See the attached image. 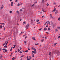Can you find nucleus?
<instances>
[{
  "instance_id": "f257e3e1",
  "label": "nucleus",
  "mask_w": 60,
  "mask_h": 60,
  "mask_svg": "<svg viewBox=\"0 0 60 60\" xmlns=\"http://www.w3.org/2000/svg\"><path fill=\"white\" fill-rule=\"evenodd\" d=\"M29 24H27L26 26L25 27L26 30H27V29H28V27H29Z\"/></svg>"
},
{
  "instance_id": "f03ea898",
  "label": "nucleus",
  "mask_w": 60,
  "mask_h": 60,
  "mask_svg": "<svg viewBox=\"0 0 60 60\" xmlns=\"http://www.w3.org/2000/svg\"><path fill=\"white\" fill-rule=\"evenodd\" d=\"M55 26H56V24H54L52 26V27L53 28H54Z\"/></svg>"
},
{
  "instance_id": "7ed1b4c3",
  "label": "nucleus",
  "mask_w": 60,
  "mask_h": 60,
  "mask_svg": "<svg viewBox=\"0 0 60 60\" xmlns=\"http://www.w3.org/2000/svg\"><path fill=\"white\" fill-rule=\"evenodd\" d=\"M47 30V28L46 27H45L44 29V31H46Z\"/></svg>"
},
{
  "instance_id": "20e7f679",
  "label": "nucleus",
  "mask_w": 60,
  "mask_h": 60,
  "mask_svg": "<svg viewBox=\"0 0 60 60\" xmlns=\"http://www.w3.org/2000/svg\"><path fill=\"white\" fill-rule=\"evenodd\" d=\"M32 49L33 50H34L35 51H36V49H35V48L32 47Z\"/></svg>"
},
{
  "instance_id": "39448f33",
  "label": "nucleus",
  "mask_w": 60,
  "mask_h": 60,
  "mask_svg": "<svg viewBox=\"0 0 60 60\" xmlns=\"http://www.w3.org/2000/svg\"><path fill=\"white\" fill-rule=\"evenodd\" d=\"M32 52L33 53H34V54H36V51H32Z\"/></svg>"
},
{
  "instance_id": "423d86ee",
  "label": "nucleus",
  "mask_w": 60,
  "mask_h": 60,
  "mask_svg": "<svg viewBox=\"0 0 60 60\" xmlns=\"http://www.w3.org/2000/svg\"><path fill=\"white\" fill-rule=\"evenodd\" d=\"M57 13H58V11L57 10H56V11L55 12V14H57Z\"/></svg>"
},
{
  "instance_id": "0eeeda50",
  "label": "nucleus",
  "mask_w": 60,
  "mask_h": 60,
  "mask_svg": "<svg viewBox=\"0 0 60 60\" xmlns=\"http://www.w3.org/2000/svg\"><path fill=\"white\" fill-rule=\"evenodd\" d=\"M5 43L7 45V44H8V41H6L5 42Z\"/></svg>"
},
{
  "instance_id": "6e6552de",
  "label": "nucleus",
  "mask_w": 60,
  "mask_h": 60,
  "mask_svg": "<svg viewBox=\"0 0 60 60\" xmlns=\"http://www.w3.org/2000/svg\"><path fill=\"white\" fill-rule=\"evenodd\" d=\"M50 17L51 18H53V16H52V15L51 14L50 15Z\"/></svg>"
},
{
  "instance_id": "1a4fd4ad",
  "label": "nucleus",
  "mask_w": 60,
  "mask_h": 60,
  "mask_svg": "<svg viewBox=\"0 0 60 60\" xmlns=\"http://www.w3.org/2000/svg\"><path fill=\"white\" fill-rule=\"evenodd\" d=\"M16 59V58H15L14 57H13L12 59V60H14L15 59Z\"/></svg>"
},
{
  "instance_id": "9d476101",
  "label": "nucleus",
  "mask_w": 60,
  "mask_h": 60,
  "mask_svg": "<svg viewBox=\"0 0 60 60\" xmlns=\"http://www.w3.org/2000/svg\"><path fill=\"white\" fill-rule=\"evenodd\" d=\"M32 39H33L34 40H35V37H33L32 38Z\"/></svg>"
},
{
  "instance_id": "9b49d317",
  "label": "nucleus",
  "mask_w": 60,
  "mask_h": 60,
  "mask_svg": "<svg viewBox=\"0 0 60 60\" xmlns=\"http://www.w3.org/2000/svg\"><path fill=\"white\" fill-rule=\"evenodd\" d=\"M11 3L12 4H11V6H13V3L12 2H11Z\"/></svg>"
},
{
  "instance_id": "f8f14e48",
  "label": "nucleus",
  "mask_w": 60,
  "mask_h": 60,
  "mask_svg": "<svg viewBox=\"0 0 60 60\" xmlns=\"http://www.w3.org/2000/svg\"><path fill=\"white\" fill-rule=\"evenodd\" d=\"M32 56L33 57H34V54L33 53H32Z\"/></svg>"
},
{
  "instance_id": "ddd939ff",
  "label": "nucleus",
  "mask_w": 60,
  "mask_h": 60,
  "mask_svg": "<svg viewBox=\"0 0 60 60\" xmlns=\"http://www.w3.org/2000/svg\"><path fill=\"white\" fill-rule=\"evenodd\" d=\"M7 45H5L4 46V48H7Z\"/></svg>"
},
{
  "instance_id": "4468645a",
  "label": "nucleus",
  "mask_w": 60,
  "mask_h": 60,
  "mask_svg": "<svg viewBox=\"0 0 60 60\" xmlns=\"http://www.w3.org/2000/svg\"><path fill=\"white\" fill-rule=\"evenodd\" d=\"M56 11V8H55L52 11Z\"/></svg>"
},
{
  "instance_id": "2eb2a0df",
  "label": "nucleus",
  "mask_w": 60,
  "mask_h": 60,
  "mask_svg": "<svg viewBox=\"0 0 60 60\" xmlns=\"http://www.w3.org/2000/svg\"><path fill=\"white\" fill-rule=\"evenodd\" d=\"M23 25H25V24H26V22H24L23 23Z\"/></svg>"
},
{
  "instance_id": "dca6fc26",
  "label": "nucleus",
  "mask_w": 60,
  "mask_h": 60,
  "mask_svg": "<svg viewBox=\"0 0 60 60\" xmlns=\"http://www.w3.org/2000/svg\"><path fill=\"white\" fill-rule=\"evenodd\" d=\"M59 52H58L57 53V55H59Z\"/></svg>"
},
{
  "instance_id": "f3484780",
  "label": "nucleus",
  "mask_w": 60,
  "mask_h": 60,
  "mask_svg": "<svg viewBox=\"0 0 60 60\" xmlns=\"http://www.w3.org/2000/svg\"><path fill=\"white\" fill-rule=\"evenodd\" d=\"M17 13H18V14H19V11H16Z\"/></svg>"
},
{
  "instance_id": "a211bd4d",
  "label": "nucleus",
  "mask_w": 60,
  "mask_h": 60,
  "mask_svg": "<svg viewBox=\"0 0 60 60\" xmlns=\"http://www.w3.org/2000/svg\"><path fill=\"white\" fill-rule=\"evenodd\" d=\"M2 57H3V56H2V55H1L0 56V58H2Z\"/></svg>"
},
{
  "instance_id": "6ab92c4d",
  "label": "nucleus",
  "mask_w": 60,
  "mask_h": 60,
  "mask_svg": "<svg viewBox=\"0 0 60 60\" xmlns=\"http://www.w3.org/2000/svg\"><path fill=\"white\" fill-rule=\"evenodd\" d=\"M12 49H13V47H11V49L10 51H11L12 50Z\"/></svg>"
},
{
  "instance_id": "aec40b11",
  "label": "nucleus",
  "mask_w": 60,
  "mask_h": 60,
  "mask_svg": "<svg viewBox=\"0 0 60 60\" xmlns=\"http://www.w3.org/2000/svg\"><path fill=\"white\" fill-rule=\"evenodd\" d=\"M41 41L43 42V41H44V39H42L41 40Z\"/></svg>"
},
{
  "instance_id": "412c9836",
  "label": "nucleus",
  "mask_w": 60,
  "mask_h": 60,
  "mask_svg": "<svg viewBox=\"0 0 60 60\" xmlns=\"http://www.w3.org/2000/svg\"><path fill=\"white\" fill-rule=\"evenodd\" d=\"M24 52H28V50H26L24 51Z\"/></svg>"
},
{
  "instance_id": "4be33fe9",
  "label": "nucleus",
  "mask_w": 60,
  "mask_h": 60,
  "mask_svg": "<svg viewBox=\"0 0 60 60\" xmlns=\"http://www.w3.org/2000/svg\"><path fill=\"white\" fill-rule=\"evenodd\" d=\"M51 55V52H49V55Z\"/></svg>"
},
{
  "instance_id": "5701e85b",
  "label": "nucleus",
  "mask_w": 60,
  "mask_h": 60,
  "mask_svg": "<svg viewBox=\"0 0 60 60\" xmlns=\"http://www.w3.org/2000/svg\"><path fill=\"white\" fill-rule=\"evenodd\" d=\"M46 5L47 6H48L49 5V4L47 3L46 4Z\"/></svg>"
},
{
  "instance_id": "b1692460",
  "label": "nucleus",
  "mask_w": 60,
  "mask_h": 60,
  "mask_svg": "<svg viewBox=\"0 0 60 60\" xmlns=\"http://www.w3.org/2000/svg\"><path fill=\"white\" fill-rule=\"evenodd\" d=\"M42 11H43L44 12H45V11H44V9H43L42 8Z\"/></svg>"
},
{
  "instance_id": "393cba45",
  "label": "nucleus",
  "mask_w": 60,
  "mask_h": 60,
  "mask_svg": "<svg viewBox=\"0 0 60 60\" xmlns=\"http://www.w3.org/2000/svg\"><path fill=\"white\" fill-rule=\"evenodd\" d=\"M57 44V43H55L54 44V45H56V44Z\"/></svg>"
},
{
  "instance_id": "a878e982",
  "label": "nucleus",
  "mask_w": 60,
  "mask_h": 60,
  "mask_svg": "<svg viewBox=\"0 0 60 60\" xmlns=\"http://www.w3.org/2000/svg\"><path fill=\"white\" fill-rule=\"evenodd\" d=\"M18 52H19V51H20V50H19V49H18Z\"/></svg>"
},
{
  "instance_id": "bb28decb",
  "label": "nucleus",
  "mask_w": 60,
  "mask_h": 60,
  "mask_svg": "<svg viewBox=\"0 0 60 60\" xmlns=\"http://www.w3.org/2000/svg\"><path fill=\"white\" fill-rule=\"evenodd\" d=\"M13 46H14V47H13V49H14L15 48V45H13Z\"/></svg>"
},
{
  "instance_id": "cd10ccee",
  "label": "nucleus",
  "mask_w": 60,
  "mask_h": 60,
  "mask_svg": "<svg viewBox=\"0 0 60 60\" xmlns=\"http://www.w3.org/2000/svg\"><path fill=\"white\" fill-rule=\"evenodd\" d=\"M6 44L5 43L4 44H3L2 45L3 46H4V45H5Z\"/></svg>"
},
{
  "instance_id": "c85d7f7f",
  "label": "nucleus",
  "mask_w": 60,
  "mask_h": 60,
  "mask_svg": "<svg viewBox=\"0 0 60 60\" xmlns=\"http://www.w3.org/2000/svg\"><path fill=\"white\" fill-rule=\"evenodd\" d=\"M7 51H8V50H7L6 49L5 50V51L6 52H7Z\"/></svg>"
},
{
  "instance_id": "c756f323",
  "label": "nucleus",
  "mask_w": 60,
  "mask_h": 60,
  "mask_svg": "<svg viewBox=\"0 0 60 60\" xmlns=\"http://www.w3.org/2000/svg\"><path fill=\"white\" fill-rule=\"evenodd\" d=\"M10 13H12V11H10L9 12Z\"/></svg>"
},
{
  "instance_id": "7c9ffc66",
  "label": "nucleus",
  "mask_w": 60,
  "mask_h": 60,
  "mask_svg": "<svg viewBox=\"0 0 60 60\" xmlns=\"http://www.w3.org/2000/svg\"><path fill=\"white\" fill-rule=\"evenodd\" d=\"M34 6V4H33V5H32V6H31L32 7H33V6Z\"/></svg>"
},
{
  "instance_id": "2f4dec72",
  "label": "nucleus",
  "mask_w": 60,
  "mask_h": 60,
  "mask_svg": "<svg viewBox=\"0 0 60 60\" xmlns=\"http://www.w3.org/2000/svg\"><path fill=\"white\" fill-rule=\"evenodd\" d=\"M48 30L49 31L50 30V28H48Z\"/></svg>"
},
{
  "instance_id": "473e14b6",
  "label": "nucleus",
  "mask_w": 60,
  "mask_h": 60,
  "mask_svg": "<svg viewBox=\"0 0 60 60\" xmlns=\"http://www.w3.org/2000/svg\"><path fill=\"white\" fill-rule=\"evenodd\" d=\"M30 59H31L32 58V57L31 56H30Z\"/></svg>"
},
{
  "instance_id": "72a5a7b5",
  "label": "nucleus",
  "mask_w": 60,
  "mask_h": 60,
  "mask_svg": "<svg viewBox=\"0 0 60 60\" xmlns=\"http://www.w3.org/2000/svg\"><path fill=\"white\" fill-rule=\"evenodd\" d=\"M3 27V26L2 25H0V28H2V27Z\"/></svg>"
},
{
  "instance_id": "f704fd0d",
  "label": "nucleus",
  "mask_w": 60,
  "mask_h": 60,
  "mask_svg": "<svg viewBox=\"0 0 60 60\" xmlns=\"http://www.w3.org/2000/svg\"><path fill=\"white\" fill-rule=\"evenodd\" d=\"M17 6H19V4H18L17 5Z\"/></svg>"
},
{
  "instance_id": "c9c22d12",
  "label": "nucleus",
  "mask_w": 60,
  "mask_h": 60,
  "mask_svg": "<svg viewBox=\"0 0 60 60\" xmlns=\"http://www.w3.org/2000/svg\"><path fill=\"white\" fill-rule=\"evenodd\" d=\"M24 56V55H22L21 56V57H23Z\"/></svg>"
},
{
  "instance_id": "e433bc0d",
  "label": "nucleus",
  "mask_w": 60,
  "mask_h": 60,
  "mask_svg": "<svg viewBox=\"0 0 60 60\" xmlns=\"http://www.w3.org/2000/svg\"><path fill=\"white\" fill-rule=\"evenodd\" d=\"M23 33H24V32H23V31L21 33V34H23Z\"/></svg>"
},
{
  "instance_id": "4c0bfd02",
  "label": "nucleus",
  "mask_w": 60,
  "mask_h": 60,
  "mask_svg": "<svg viewBox=\"0 0 60 60\" xmlns=\"http://www.w3.org/2000/svg\"><path fill=\"white\" fill-rule=\"evenodd\" d=\"M15 2H16V3H17V2H18V0H16Z\"/></svg>"
},
{
  "instance_id": "58836bf2",
  "label": "nucleus",
  "mask_w": 60,
  "mask_h": 60,
  "mask_svg": "<svg viewBox=\"0 0 60 60\" xmlns=\"http://www.w3.org/2000/svg\"><path fill=\"white\" fill-rule=\"evenodd\" d=\"M24 43H26V41H24Z\"/></svg>"
},
{
  "instance_id": "ea45409f",
  "label": "nucleus",
  "mask_w": 60,
  "mask_h": 60,
  "mask_svg": "<svg viewBox=\"0 0 60 60\" xmlns=\"http://www.w3.org/2000/svg\"><path fill=\"white\" fill-rule=\"evenodd\" d=\"M35 45H39V44L38 43V44H35Z\"/></svg>"
},
{
  "instance_id": "a19ab883",
  "label": "nucleus",
  "mask_w": 60,
  "mask_h": 60,
  "mask_svg": "<svg viewBox=\"0 0 60 60\" xmlns=\"http://www.w3.org/2000/svg\"><path fill=\"white\" fill-rule=\"evenodd\" d=\"M38 21H39V20H37V22H38Z\"/></svg>"
},
{
  "instance_id": "79ce46f5",
  "label": "nucleus",
  "mask_w": 60,
  "mask_h": 60,
  "mask_svg": "<svg viewBox=\"0 0 60 60\" xmlns=\"http://www.w3.org/2000/svg\"><path fill=\"white\" fill-rule=\"evenodd\" d=\"M4 8V7H1V9H3V8Z\"/></svg>"
},
{
  "instance_id": "37998d69",
  "label": "nucleus",
  "mask_w": 60,
  "mask_h": 60,
  "mask_svg": "<svg viewBox=\"0 0 60 60\" xmlns=\"http://www.w3.org/2000/svg\"><path fill=\"white\" fill-rule=\"evenodd\" d=\"M3 50H6V49H2Z\"/></svg>"
},
{
  "instance_id": "c03bdc74",
  "label": "nucleus",
  "mask_w": 60,
  "mask_h": 60,
  "mask_svg": "<svg viewBox=\"0 0 60 60\" xmlns=\"http://www.w3.org/2000/svg\"><path fill=\"white\" fill-rule=\"evenodd\" d=\"M58 20H60V18H59Z\"/></svg>"
},
{
  "instance_id": "a18cd8bd",
  "label": "nucleus",
  "mask_w": 60,
  "mask_h": 60,
  "mask_svg": "<svg viewBox=\"0 0 60 60\" xmlns=\"http://www.w3.org/2000/svg\"><path fill=\"white\" fill-rule=\"evenodd\" d=\"M58 30H57V29H56V30H55V31H56V32H57Z\"/></svg>"
},
{
  "instance_id": "49530a36",
  "label": "nucleus",
  "mask_w": 60,
  "mask_h": 60,
  "mask_svg": "<svg viewBox=\"0 0 60 60\" xmlns=\"http://www.w3.org/2000/svg\"><path fill=\"white\" fill-rule=\"evenodd\" d=\"M19 53H22V52H21V51H20L19 52Z\"/></svg>"
},
{
  "instance_id": "de8ad7c7",
  "label": "nucleus",
  "mask_w": 60,
  "mask_h": 60,
  "mask_svg": "<svg viewBox=\"0 0 60 60\" xmlns=\"http://www.w3.org/2000/svg\"><path fill=\"white\" fill-rule=\"evenodd\" d=\"M20 50H21L22 49V48L21 47H20Z\"/></svg>"
},
{
  "instance_id": "09e8293b",
  "label": "nucleus",
  "mask_w": 60,
  "mask_h": 60,
  "mask_svg": "<svg viewBox=\"0 0 60 60\" xmlns=\"http://www.w3.org/2000/svg\"><path fill=\"white\" fill-rule=\"evenodd\" d=\"M41 28L40 29H39V30L40 31H41Z\"/></svg>"
},
{
  "instance_id": "8fccbe9b",
  "label": "nucleus",
  "mask_w": 60,
  "mask_h": 60,
  "mask_svg": "<svg viewBox=\"0 0 60 60\" xmlns=\"http://www.w3.org/2000/svg\"><path fill=\"white\" fill-rule=\"evenodd\" d=\"M57 28H58V29H60V27H57Z\"/></svg>"
},
{
  "instance_id": "3c124183",
  "label": "nucleus",
  "mask_w": 60,
  "mask_h": 60,
  "mask_svg": "<svg viewBox=\"0 0 60 60\" xmlns=\"http://www.w3.org/2000/svg\"><path fill=\"white\" fill-rule=\"evenodd\" d=\"M37 4V2H35L34 3V4Z\"/></svg>"
},
{
  "instance_id": "603ef678",
  "label": "nucleus",
  "mask_w": 60,
  "mask_h": 60,
  "mask_svg": "<svg viewBox=\"0 0 60 60\" xmlns=\"http://www.w3.org/2000/svg\"><path fill=\"white\" fill-rule=\"evenodd\" d=\"M28 50H30V49H29V48H28Z\"/></svg>"
},
{
  "instance_id": "864d4df0",
  "label": "nucleus",
  "mask_w": 60,
  "mask_h": 60,
  "mask_svg": "<svg viewBox=\"0 0 60 60\" xmlns=\"http://www.w3.org/2000/svg\"><path fill=\"white\" fill-rule=\"evenodd\" d=\"M26 38H27V37L26 36L25 38V39H26Z\"/></svg>"
},
{
  "instance_id": "5fc2aeb1",
  "label": "nucleus",
  "mask_w": 60,
  "mask_h": 60,
  "mask_svg": "<svg viewBox=\"0 0 60 60\" xmlns=\"http://www.w3.org/2000/svg\"><path fill=\"white\" fill-rule=\"evenodd\" d=\"M48 22H49V25H50V22H49V21H48Z\"/></svg>"
},
{
  "instance_id": "6e6d98bb",
  "label": "nucleus",
  "mask_w": 60,
  "mask_h": 60,
  "mask_svg": "<svg viewBox=\"0 0 60 60\" xmlns=\"http://www.w3.org/2000/svg\"><path fill=\"white\" fill-rule=\"evenodd\" d=\"M58 38H60V36H59L58 37Z\"/></svg>"
},
{
  "instance_id": "4d7b16f0",
  "label": "nucleus",
  "mask_w": 60,
  "mask_h": 60,
  "mask_svg": "<svg viewBox=\"0 0 60 60\" xmlns=\"http://www.w3.org/2000/svg\"><path fill=\"white\" fill-rule=\"evenodd\" d=\"M2 24H3V25H5L4 23H2Z\"/></svg>"
},
{
  "instance_id": "13d9d810",
  "label": "nucleus",
  "mask_w": 60,
  "mask_h": 60,
  "mask_svg": "<svg viewBox=\"0 0 60 60\" xmlns=\"http://www.w3.org/2000/svg\"><path fill=\"white\" fill-rule=\"evenodd\" d=\"M46 24H47L46 23H45V25H44V26L45 25H46Z\"/></svg>"
},
{
  "instance_id": "bf43d9fd",
  "label": "nucleus",
  "mask_w": 60,
  "mask_h": 60,
  "mask_svg": "<svg viewBox=\"0 0 60 60\" xmlns=\"http://www.w3.org/2000/svg\"><path fill=\"white\" fill-rule=\"evenodd\" d=\"M53 4H56V3H53Z\"/></svg>"
},
{
  "instance_id": "052dcab7",
  "label": "nucleus",
  "mask_w": 60,
  "mask_h": 60,
  "mask_svg": "<svg viewBox=\"0 0 60 60\" xmlns=\"http://www.w3.org/2000/svg\"><path fill=\"white\" fill-rule=\"evenodd\" d=\"M22 52H24V51L23 50H22Z\"/></svg>"
},
{
  "instance_id": "680f3d73",
  "label": "nucleus",
  "mask_w": 60,
  "mask_h": 60,
  "mask_svg": "<svg viewBox=\"0 0 60 60\" xmlns=\"http://www.w3.org/2000/svg\"><path fill=\"white\" fill-rule=\"evenodd\" d=\"M27 60H30V59H27Z\"/></svg>"
},
{
  "instance_id": "e2e57ef3",
  "label": "nucleus",
  "mask_w": 60,
  "mask_h": 60,
  "mask_svg": "<svg viewBox=\"0 0 60 60\" xmlns=\"http://www.w3.org/2000/svg\"><path fill=\"white\" fill-rule=\"evenodd\" d=\"M44 15H43L42 16V18H44Z\"/></svg>"
},
{
  "instance_id": "0e129e2a",
  "label": "nucleus",
  "mask_w": 60,
  "mask_h": 60,
  "mask_svg": "<svg viewBox=\"0 0 60 60\" xmlns=\"http://www.w3.org/2000/svg\"><path fill=\"white\" fill-rule=\"evenodd\" d=\"M3 52H4V53H5L6 52H5V51H4Z\"/></svg>"
},
{
  "instance_id": "69168bd1",
  "label": "nucleus",
  "mask_w": 60,
  "mask_h": 60,
  "mask_svg": "<svg viewBox=\"0 0 60 60\" xmlns=\"http://www.w3.org/2000/svg\"><path fill=\"white\" fill-rule=\"evenodd\" d=\"M26 34L25 35H24L25 36H26Z\"/></svg>"
},
{
  "instance_id": "338daca9",
  "label": "nucleus",
  "mask_w": 60,
  "mask_h": 60,
  "mask_svg": "<svg viewBox=\"0 0 60 60\" xmlns=\"http://www.w3.org/2000/svg\"><path fill=\"white\" fill-rule=\"evenodd\" d=\"M40 23V22H38L37 24H39V23Z\"/></svg>"
},
{
  "instance_id": "774afa93",
  "label": "nucleus",
  "mask_w": 60,
  "mask_h": 60,
  "mask_svg": "<svg viewBox=\"0 0 60 60\" xmlns=\"http://www.w3.org/2000/svg\"><path fill=\"white\" fill-rule=\"evenodd\" d=\"M44 1V0H42V3H43Z\"/></svg>"
}]
</instances>
